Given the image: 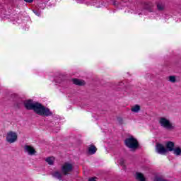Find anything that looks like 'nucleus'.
<instances>
[{
	"label": "nucleus",
	"mask_w": 181,
	"mask_h": 181,
	"mask_svg": "<svg viewBox=\"0 0 181 181\" xmlns=\"http://www.w3.org/2000/svg\"><path fill=\"white\" fill-rule=\"evenodd\" d=\"M169 81H170V83H176V77L173 76H169Z\"/></svg>",
	"instance_id": "obj_18"
},
{
	"label": "nucleus",
	"mask_w": 181,
	"mask_h": 181,
	"mask_svg": "<svg viewBox=\"0 0 181 181\" xmlns=\"http://www.w3.org/2000/svg\"><path fill=\"white\" fill-rule=\"evenodd\" d=\"M24 152H26L28 155L33 156L36 153V150L32 146L25 145L24 146Z\"/></svg>",
	"instance_id": "obj_8"
},
{
	"label": "nucleus",
	"mask_w": 181,
	"mask_h": 181,
	"mask_svg": "<svg viewBox=\"0 0 181 181\" xmlns=\"http://www.w3.org/2000/svg\"><path fill=\"white\" fill-rule=\"evenodd\" d=\"M158 124L163 128L168 129V131H172L175 129V125L166 117H161L158 119Z\"/></svg>",
	"instance_id": "obj_2"
},
{
	"label": "nucleus",
	"mask_w": 181,
	"mask_h": 181,
	"mask_svg": "<svg viewBox=\"0 0 181 181\" xmlns=\"http://www.w3.org/2000/svg\"><path fill=\"white\" fill-rule=\"evenodd\" d=\"M156 181H168V180H163V179H162V178H160V177H158V178H157V179L156 180Z\"/></svg>",
	"instance_id": "obj_22"
},
{
	"label": "nucleus",
	"mask_w": 181,
	"mask_h": 181,
	"mask_svg": "<svg viewBox=\"0 0 181 181\" xmlns=\"http://www.w3.org/2000/svg\"><path fill=\"white\" fill-rule=\"evenodd\" d=\"M6 141L8 144H15L18 141V134L15 132H8L6 136Z\"/></svg>",
	"instance_id": "obj_5"
},
{
	"label": "nucleus",
	"mask_w": 181,
	"mask_h": 181,
	"mask_svg": "<svg viewBox=\"0 0 181 181\" xmlns=\"http://www.w3.org/2000/svg\"><path fill=\"white\" fill-rule=\"evenodd\" d=\"M53 177L58 179V180H63V175L59 171H54L52 173Z\"/></svg>",
	"instance_id": "obj_10"
},
{
	"label": "nucleus",
	"mask_w": 181,
	"mask_h": 181,
	"mask_svg": "<svg viewBox=\"0 0 181 181\" xmlns=\"http://www.w3.org/2000/svg\"><path fill=\"white\" fill-rule=\"evenodd\" d=\"M141 111V106L135 105L132 107V112H139Z\"/></svg>",
	"instance_id": "obj_15"
},
{
	"label": "nucleus",
	"mask_w": 181,
	"mask_h": 181,
	"mask_svg": "<svg viewBox=\"0 0 181 181\" xmlns=\"http://www.w3.org/2000/svg\"><path fill=\"white\" fill-rule=\"evenodd\" d=\"M74 169V167L73 166V164L67 162L64 163L61 167L62 173L65 176L67 175H70V173L73 172Z\"/></svg>",
	"instance_id": "obj_4"
},
{
	"label": "nucleus",
	"mask_w": 181,
	"mask_h": 181,
	"mask_svg": "<svg viewBox=\"0 0 181 181\" xmlns=\"http://www.w3.org/2000/svg\"><path fill=\"white\" fill-rule=\"evenodd\" d=\"M73 83L76 86H84V84H86V82L84 81L76 78L73 79Z\"/></svg>",
	"instance_id": "obj_13"
},
{
	"label": "nucleus",
	"mask_w": 181,
	"mask_h": 181,
	"mask_svg": "<svg viewBox=\"0 0 181 181\" xmlns=\"http://www.w3.org/2000/svg\"><path fill=\"white\" fill-rule=\"evenodd\" d=\"M24 105L27 110H33L37 115L44 117H49V115H52L50 110L45 107V106L42 105V104L39 103H33L31 100H28L24 103Z\"/></svg>",
	"instance_id": "obj_1"
},
{
	"label": "nucleus",
	"mask_w": 181,
	"mask_h": 181,
	"mask_svg": "<svg viewBox=\"0 0 181 181\" xmlns=\"http://www.w3.org/2000/svg\"><path fill=\"white\" fill-rule=\"evenodd\" d=\"M157 9L160 11L165 10V2L163 1H158L157 3Z\"/></svg>",
	"instance_id": "obj_12"
},
{
	"label": "nucleus",
	"mask_w": 181,
	"mask_h": 181,
	"mask_svg": "<svg viewBox=\"0 0 181 181\" xmlns=\"http://www.w3.org/2000/svg\"><path fill=\"white\" fill-rule=\"evenodd\" d=\"M97 177H93L88 179V181H97Z\"/></svg>",
	"instance_id": "obj_20"
},
{
	"label": "nucleus",
	"mask_w": 181,
	"mask_h": 181,
	"mask_svg": "<svg viewBox=\"0 0 181 181\" xmlns=\"http://www.w3.org/2000/svg\"><path fill=\"white\" fill-rule=\"evenodd\" d=\"M25 2H28V4H32L33 2V0H24Z\"/></svg>",
	"instance_id": "obj_23"
},
{
	"label": "nucleus",
	"mask_w": 181,
	"mask_h": 181,
	"mask_svg": "<svg viewBox=\"0 0 181 181\" xmlns=\"http://www.w3.org/2000/svg\"><path fill=\"white\" fill-rule=\"evenodd\" d=\"M124 144L126 146H127V148H129L130 149H138V147L139 146L138 140L133 137L126 139L124 140Z\"/></svg>",
	"instance_id": "obj_3"
},
{
	"label": "nucleus",
	"mask_w": 181,
	"mask_h": 181,
	"mask_svg": "<svg viewBox=\"0 0 181 181\" xmlns=\"http://www.w3.org/2000/svg\"><path fill=\"white\" fill-rule=\"evenodd\" d=\"M165 149L167 152H172L175 149V143L173 141H167L165 143Z\"/></svg>",
	"instance_id": "obj_9"
},
{
	"label": "nucleus",
	"mask_w": 181,
	"mask_h": 181,
	"mask_svg": "<svg viewBox=\"0 0 181 181\" xmlns=\"http://www.w3.org/2000/svg\"><path fill=\"white\" fill-rule=\"evenodd\" d=\"M45 162H47L48 165H53L54 162V157H48L46 158Z\"/></svg>",
	"instance_id": "obj_17"
},
{
	"label": "nucleus",
	"mask_w": 181,
	"mask_h": 181,
	"mask_svg": "<svg viewBox=\"0 0 181 181\" xmlns=\"http://www.w3.org/2000/svg\"><path fill=\"white\" fill-rule=\"evenodd\" d=\"M120 84H123L122 83H120Z\"/></svg>",
	"instance_id": "obj_24"
},
{
	"label": "nucleus",
	"mask_w": 181,
	"mask_h": 181,
	"mask_svg": "<svg viewBox=\"0 0 181 181\" xmlns=\"http://www.w3.org/2000/svg\"><path fill=\"white\" fill-rule=\"evenodd\" d=\"M33 11L34 12L35 15H36L37 16H40L41 13L40 11L33 10Z\"/></svg>",
	"instance_id": "obj_19"
},
{
	"label": "nucleus",
	"mask_w": 181,
	"mask_h": 181,
	"mask_svg": "<svg viewBox=\"0 0 181 181\" xmlns=\"http://www.w3.org/2000/svg\"><path fill=\"white\" fill-rule=\"evenodd\" d=\"M117 121H118L119 124H122L124 122V121L122 120V118H121V117H118Z\"/></svg>",
	"instance_id": "obj_21"
},
{
	"label": "nucleus",
	"mask_w": 181,
	"mask_h": 181,
	"mask_svg": "<svg viewBox=\"0 0 181 181\" xmlns=\"http://www.w3.org/2000/svg\"><path fill=\"white\" fill-rule=\"evenodd\" d=\"M156 151L160 155H165V153L168 152V149H166V148H165V146L160 144H156Z\"/></svg>",
	"instance_id": "obj_7"
},
{
	"label": "nucleus",
	"mask_w": 181,
	"mask_h": 181,
	"mask_svg": "<svg viewBox=\"0 0 181 181\" xmlns=\"http://www.w3.org/2000/svg\"><path fill=\"white\" fill-rule=\"evenodd\" d=\"M174 155H176L177 156H180L181 155V148L180 147H176L173 150Z\"/></svg>",
	"instance_id": "obj_16"
},
{
	"label": "nucleus",
	"mask_w": 181,
	"mask_h": 181,
	"mask_svg": "<svg viewBox=\"0 0 181 181\" xmlns=\"http://www.w3.org/2000/svg\"><path fill=\"white\" fill-rule=\"evenodd\" d=\"M136 179L139 181H146L145 176L142 173H136Z\"/></svg>",
	"instance_id": "obj_11"
},
{
	"label": "nucleus",
	"mask_w": 181,
	"mask_h": 181,
	"mask_svg": "<svg viewBox=\"0 0 181 181\" xmlns=\"http://www.w3.org/2000/svg\"><path fill=\"white\" fill-rule=\"evenodd\" d=\"M88 152L89 153H90V155H94V153L97 152V147H95V146L94 145L90 146V147L88 148Z\"/></svg>",
	"instance_id": "obj_14"
},
{
	"label": "nucleus",
	"mask_w": 181,
	"mask_h": 181,
	"mask_svg": "<svg viewBox=\"0 0 181 181\" xmlns=\"http://www.w3.org/2000/svg\"><path fill=\"white\" fill-rule=\"evenodd\" d=\"M141 6L144 9L151 12V11H152V8H153V3L151 1H142Z\"/></svg>",
	"instance_id": "obj_6"
}]
</instances>
